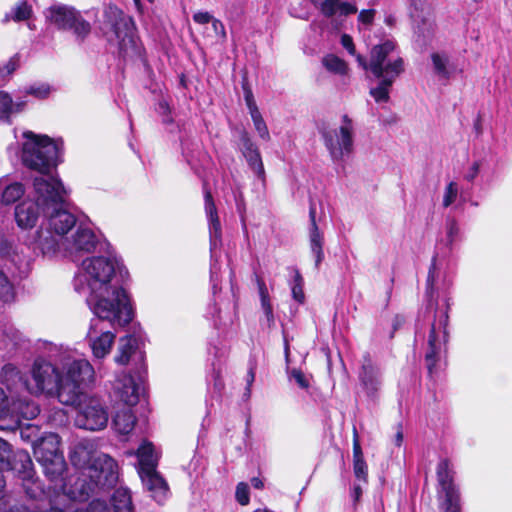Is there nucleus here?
Returning a JSON list of instances; mask_svg holds the SVG:
<instances>
[{"label":"nucleus","instance_id":"338daca9","mask_svg":"<svg viewBox=\"0 0 512 512\" xmlns=\"http://www.w3.org/2000/svg\"><path fill=\"white\" fill-rule=\"evenodd\" d=\"M403 441V434L401 431H398L395 436V443L397 446H400Z\"/></svg>","mask_w":512,"mask_h":512},{"label":"nucleus","instance_id":"052dcab7","mask_svg":"<svg viewBox=\"0 0 512 512\" xmlns=\"http://www.w3.org/2000/svg\"><path fill=\"white\" fill-rule=\"evenodd\" d=\"M353 457L354 459L363 458V453L361 449V445L358 440L357 432H354V440H353Z\"/></svg>","mask_w":512,"mask_h":512},{"label":"nucleus","instance_id":"49530a36","mask_svg":"<svg viewBox=\"0 0 512 512\" xmlns=\"http://www.w3.org/2000/svg\"><path fill=\"white\" fill-rule=\"evenodd\" d=\"M303 279L298 271L295 272L294 283L292 286V296L293 298L302 303L304 301V292H303Z\"/></svg>","mask_w":512,"mask_h":512},{"label":"nucleus","instance_id":"c03bdc74","mask_svg":"<svg viewBox=\"0 0 512 512\" xmlns=\"http://www.w3.org/2000/svg\"><path fill=\"white\" fill-rule=\"evenodd\" d=\"M459 189L456 182L451 181L447 184L443 194V207L447 208L452 205L458 197Z\"/></svg>","mask_w":512,"mask_h":512},{"label":"nucleus","instance_id":"37998d69","mask_svg":"<svg viewBox=\"0 0 512 512\" xmlns=\"http://www.w3.org/2000/svg\"><path fill=\"white\" fill-rule=\"evenodd\" d=\"M250 116L253 121L254 128L258 133L259 137L265 141H269L270 133L260 111L250 113Z\"/></svg>","mask_w":512,"mask_h":512},{"label":"nucleus","instance_id":"2f4dec72","mask_svg":"<svg viewBox=\"0 0 512 512\" xmlns=\"http://www.w3.org/2000/svg\"><path fill=\"white\" fill-rule=\"evenodd\" d=\"M194 22L204 26L203 34L205 37L219 38L225 36L223 24L208 12H198L194 14Z\"/></svg>","mask_w":512,"mask_h":512},{"label":"nucleus","instance_id":"e433bc0d","mask_svg":"<svg viewBox=\"0 0 512 512\" xmlns=\"http://www.w3.org/2000/svg\"><path fill=\"white\" fill-rule=\"evenodd\" d=\"M16 291L6 274L0 270V302L9 304L14 302Z\"/></svg>","mask_w":512,"mask_h":512},{"label":"nucleus","instance_id":"f8f14e48","mask_svg":"<svg viewBox=\"0 0 512 512\" xmlns=\"http://www.w3.org/2000/svg\"><path fill=\"white\" fill-rule=\"evenodd\" d=\"M47 19L61 30L72 31L79 40H84L91 32V25L73 7L55 5L46 13Z\"/></svg>","mask_w":512,"mask_h":512},{"label":"nucleus","instance_id":"423d86ee","mask_svg":"<svg viewBox=\"0 0 512 512\" xmlns=\"http://www.w3.org/2000/svg\"><path fill=\"white\" fill-rule=\"evenodd\" d=\"M98 242V236L93 229L86 223H80L62 243L47 242L44 239L43 246L45 256H63L78 261L83 254L93 252Z\"/></svg>","mask_w":512,"mask_h":512},{"label":"nucleus","instance_id":"72a5a7b5","mask_svg":"<svg viewBox=\"0 0 512 512\" xmlns=\"http://www.w3.org/2000/svg\"><path fill=\"white\" fill-rule=\"evenodd\" d=\"M12 465L15 467H11L9 470L18 472L24 479H29L32 477L33 463L28 452L24 450H18L14 452L12 457Z\"/></svg>","mask_w":512,"mask_h":512},{"label":"nucleus","instance_id":"cd10ccee","mask_svg":"<svg viewBox=\"0 0 512 512\" xmlns=\"http://www.w3.org/2000/svg\"><path fill=\"white\" fill-rule=\"evenodd\" d=\"M137 339L133 336L121 337L118 341V347L114 356V361L118 365H127L132 357L143 360L141 351H137Z\"/></svg>","mask_w":512,"mask_h":512},{"label":"nucleus","instance_id":"7c9ffc66","mask_svg":"<svg viewBox=\"0 0 512 512\" xmlns=\"http://www.w3.org/2000/svg\"><path fill=\"white\" fill-rule=\"evenodd\" d=\"M25 193V187L20 182H10L8 176L0 178V203L9 206L19 200Z\"/></svg>","mask_w":512,"mask_h":512},{"label":"nucleus","instance_id":"aec40b11","mask_svg":"<svg viewBox=\"0 0 512 512\" xmlns=\"http://www.w3.org/2000/svg\"><path fill=\"white\" fill-rule=\"evenodd\" d=\"M98 455L105 454L96 451L93 442L80 440L71 449L70 460L73 466H75L78 471H81L90 466Z\"/></svg>","mask_w":512,"mask_h":512},{"label":"nucleus","instance_id":"ea45409f","mask_svg":"<svg viewBox=\"0 0 512 512\" xmlns=\"http://www.w3.org/2000/svg\"><path fill=\"white\" fill-rule=\"evenodd\" d=\"M14 451L10 443L0 438V470H9L12 465Z\"/></svg>","mask_w":512,"mask_h":512},{"label":"nucleus","instance_id":"20e7f679","mask_svg":"<svg viewBox=\"0 0 512 512\" xmlns=\"http://www.w3.org/2000/svg\"><path fill=\"white\" fill-rule=\"evenodd\" d=\"M357 62L363 69L371 71L376 78L396 80L404 71V61L397 45L390 39L373 46L368 62L362 55H357Z\"/></svg>","mask_w":512,"mask_h":512},{"label":"nucleus","instance_id":"de8ad7c7","mask_svg":"<svg viewBox=\"0 0 512 512\" xmlns=\"http://www.w3.org/2000/svg\"><path fill=\"white\" fill-rule=\"evenodd\" d=\"M460 227L457 221L453 218L448 219L446 222V235L447 241L451 245L459 236Z\"/></svg>","mask_w":512,"mask_h":512},{"label":"nucleus","instance_id":"0eeeda50","mask_svg":"<svg viewBox=\"0 0 512 512\" xmlns=\"http://www.w3.org/2000/svg\"><path fill=\"white\" fill-rule=\"evenodd\" d=\"M86 388H80L77 400L68 405L75 406V425L88 431H100L106 428L109 421L108 409L104 403L95 396L85 393Z\"/></svg>","mask_w":512,"mask_h":512},{"label":"nucleus","instance_id":"412c9836","mask_svg":"<svg viewBox=\"0 0 512 512\" xmlns=\"http://www.w3.org/2000/svg\"><path fill=\"white\" fill-rule=\"evenodd\" d=\"M41 214V208L31 198L23 200L15 208V220L21 229L33 228Z\"/></svg>","mask_w":512,"mask_h":512},{"label":"nucleus","instance_id":"58836bf2","mask_svg":"<svg viewBox=\"0 0 512 512\" xmlns=\"http://www.w3.org/2000/svg\"><path fill=\"white\" fill-rule=\"evenodd\" d=\"M257 284H258V290H259V295H260V299H261L262 309L267 317L268 322H273V310H272V306L270 303L269 293H268L266 284L260 278H257Z\"/></svg>","mask_w":512,"mask_h":512},{"label":"nucleus","instance_id":"4c0bfd02","mask_svg":"<svg viewBox=\"0 0 512 512\" xmlns=\"http://www.w3.org/2000/svg\"><path fill=\"white\" fill-rule=\"evenodd\" d=\"M380 82L377 87L370 90V95L378 103L387 102L389 100L390 87L394 83L395 79L390 78H379Z\"/></svg>","mask_w":512,"mask_h":512},{"label":"nucleus","instance_id":"393cba45","mask_svg":"<svg viewBox=\"0 0 512 512\" xmlns=\"http://www.w3.org/2000/svg\"><path fill=\"white\" fill-rule=\"evenodd\" d=\"M432 67L437 78L448 83L460 70L445 52H434L431 54Z\"/></svg>","mask_w":512,"mask_h":512},{"label":"nucleus","instance_id":"3c124183","mask_svg":"<svg viewBox=\"0 0 512 512\" xmlns=\"http://www.w3.org/2000/svg\"><path fill=\"white\" fill-rule=\"evenodd\" d=\"M243 90H244V99H245L247 108L249 110V114L259 111L257 104L255 102L253 93L247 84L243 85Z\"/></svg>","mask_w":512,"mask_h":512},{"label":"nucleus","instance_id":"a878e982","mask_svg":"<svg viewBox=\"0 0 512 512\" xmlns=\"http://www.w3.org/2000/svg\"><path fill=\"white\" fill-rule=\"evenodd\" d=\"M138 458V474L146 471H153L158 465L160 452L152 442L144 440L136 451Z\"/></svg>","mask_w":512,"mask_h":512},{"label":"nucleus","instance_id":"b1692460","mask_svg":"<svg viewBox=\"0 0 512 512\" xmlns=\"http://www.w3.org/2000/svg\"><path fill=\"white\" fill-rule=\"evenodd\" d=\"M139 476L144 487L151 493V497L155 501L162 503L167 498L169 492L168 485L156 469L149 472H141Z\"/></svg>","mask_w":512,"mask_h":512},{"label":"nucleus","instance_id":"2eb2a0df","mask_svg":"<svg viewBox=\"0 0 512 512\" xmlns=\"http://www.w3.org/2000/svg\"><path fill=\"white\" fill-rule=\"evenodd\" d=\"M111 508L105 501L95 499L86 509H76L74 512H134L132 497L127 488L116 489L110 499Z\"/></svg>","mask_w":512,"mask_h":512},{"label":"nucleus","instance_id":"774afa93","mask_svg":"<svg viewBox=\"0 0 512 512\" xmlns=\"http://www.w3.org/2000/svg\"><path fill=\"white\" fill-rule=\"evenodd\" d=\"M385 23H386L388 26H392V25H394V23H395V18H394L393 16L389 15V16H387V17L385 18Z\"/></svg>","mask_w":512,"mask_h":512},{"label":"nucleus","instance_id":"9b49d317","mask_svg":"<svg viewBox=\"0 0 512 512\" xmlns=\"http://www.w3.org/2000/svg\"><path fill=\"white\" fill-rule=\"evenodd\" d=\"M31 195L44 215L63 206L65 189L62 182L50 172L34 177Z\"/></svg>","mask_w":512,"mask_h":512},{"label":"nucleus","instance_id":"a18cd8bd","mask_svg":"<svg viewBox=\"0 0 512 512\" xmlns=\"http://www.w3.org/2000/svg\"><path fill=\"white\" fill-rule=\"evenodd\" d=\"M19 429L22 440L27 442H33V444L36 442L34 441V439L37 437L39 432V428L37 426L32 424H26L22 426L20 424Z\"/></svg>","mask_w":512,"mask_h":512},{"label":"nucleus","instance_id":"4be33fe9","mask_svg":"<svg viewBox=\"0 0 512 512\" xmlns=\"http://www.w3.org/2000/svg\"><path fill=\"white\" fill-rule=\"evenodd\" d=\"M241 151L243 156L245 157L249 167L254 172V174L261 179L265 180V170L264 165L261 159L260 152L255 145V143L251 140L250 136L247 132H243L241 134Z\"/></svg>","mask_w":512,"mask_h":512},{"label":"nucleus","instance_id":"f03ea898","mask_svg":"<svg viewBox=\"0 0 512 512\" xmlns=\"http://www.w3.org/2000/svg\"><path fill=\"white\" fill-rule=\"evenodd\" d=\"M115 269L116 261L112 258L87 257L80 264L76 288L87 287V302L97 318L123 327L132 320L133 312L125 290L114 281Z\"/></svg>","mask_w":512,"mask_h":512},{"label":"nucleus","instance_id":"79ce46f5","mask_svg":"<svg viewBox=\"0 0 512 512\" xmlns=\"http://www.w3.org/2000/svg\"><path fill=\"white\" fill-rule=\"evenodd\" d=\"M32 14L31 6H29L26 2H19L12 8L10 14L7 15V18H11L16 22L25 21L30 18Z\"/></svg>","mask_w":512,"mask_h":512},{"label":"nucleus","instance_id":"09e8293b","mask_svg":"<svg viewBox=\"0 0 512 512\" xmlns=\"http://www.w3.org/2000/svg\"><path fill=\"white\" fill-rule=\"evenodd\" d=\"M235 497H236V500L239 502V504L241 505H247L249 503V487L246 483L244 482H240L238 483L237 487H236V492H235Z\"/></svg>","mask_w":512,"mask_h":512},{"label":"nucleus","instance_id":"c9c22d12","mask_svg":"<svg viewBox=\"0 0 512 512\" xmlns=\"http://www.w3.org/2000/svg\"><path fill=\"white\" fill-rule=\"evenodd\" d=\"M22 341V333L14 327H5L0 332V349L10 350Z\"/></svg>","mask_w":512,"mask_h":512},{"label":"nucleus","instance_id":"4d7b16f0","mask_svg":"<svg viewBox=\"0 0 512 512\" xmlns=\"http://www.w3.org/2000/svg\"><path fill=\"white\" fill-rule=\"evenodd\" d=\"M480 167L481 164L479 161L473 162L465 174V179L469 182H472L478 176Z\"/></svg>","mask_w":512,"mask_h":512},{"label":"nucleus","instance_id":"f257e3e1","mask_svg":"<svg viewBox=\"0 0 512 512\" xmlns=\"http://www.w3.org/2000/svg\"><path fill=\"white\" fill-rule=\"evenodd\" d=\"M31 375L33 385H29L13 365H6L2 370L3 381L10 391L27 390L57 397L62 404H69L77 400L80 388H87L94 381L95 371L87 359L67 354L56 365L44 359L35 360Z\"/></svg>","mask_w":512,"mask_h":512},{"label":"nucleus","instance_id":"603ef678","mask_svg":"<svg viewBox=\"0 0 512 512\" xmlns=\"http://www.w3.org/2000/svg\"><path fill=\"white\" fill-rule=\"evenodd\" d=\"M376 11L374 9L361 10L358 15V22L364 26H370L375 17Z\"/></svg>","mask_w":512,"mask_h":512},{"label":"nucleus","instance_id":"6ab92c4d","mask_svg":"<svg viewBox=\"0 0 512 512\" xmlns=\"http://www.w3.org/2000/svg\"><path fill=\"white\" fill-rule=\"evenodd\" d=\"M436 474L440 487L439 493L443 494L444 501L451 502L460 498V492L454 484L453 472L448 460L444 459L438 463Z\"/></svg>","mask_w":512,"mask_h":512},{"label":"nucleus","instance_id":"a211bd4d","mask_svg":"<svg viewBox=\"0 0 512 512\" xmlns=\"http://www.w3.org/2000/svg\"><path fill=\"white\" fill-rule=\"evenodd\" d=\"M204 211L208 221L210 251L214 254L222 242V227L212 194L206 188H204Z\"/></svg>","mask_w":512,"mask_h":512},{"label":"nucleus","instance_id":"bf43d9fd","mask_svg":"<svg viewBox=\"0 0 512 512\" xmlns=\"http://www.w3.org/2000/svg\"><path fill=\"white\" fill-rule=\"evenodd\" d=\"M444 512H460V498L457 500L447 502H443Z\"/></svg>","mask_w":512,"mask_h":512},{"label":"nucleus","instance_id":"f704fd0d","mask_svg":"<svg viewBox=\"0 0 512 512\" xmlns=\"http://www.w3.org/2000/svg\"><path fill=\"white\" fill-rule=\"evenodd\" d=\"M322 66L330 73L345 76L349 72L348 64L334 54H327L321 59Z\"/></svg>","mask_w":512,"mask_h":512},{"label":"nucleus","instance_id":"5fc2aeb1","mask_svg":"<svg viewBox=\"0 0 512 512\" xmlns=\"http://www.w3.org/2000/svg\"><path fill=\"white\" fill-rule=\"evenodd\" d=\"M17 68V60L15 58H11L7 63L3 66H0V76L5 77L12 74Z\"/></svg>","mask_w":512,"mask_h":512},{"label":"nucleus","instance_id":"c85d7f7f","mask_svg":"<svg viewBox=\"0 0 512 512\" xmlns=\"http://www.w3.org/2000/svg\"><path fill=\"white\" fill-rule=\"evenodd\" d=\"M447 341V331L445 327L442 331H437L435 325H432L428 337V351L426 352L427 367L432 372L436 365L443 343Z\"/></svg>","mask_w":512,"mask_h":512},{"label":"nucleus","instance_id":"0e129e2a","mask_svg":"<svg viewBox=\"0 0 512 512\" xmlns=\"http://www.w3.org/2000/svg\"><path fill=\"white\" fill-rule=\"evenodd\" d=\"M11 403V399L5 394L4 390L0 388V410L3 409L6 405Z\"/></svg>","mask_w":512,"mask_h":512},{"label":"nucleus","instance_id":"dca6fc26","mask_svg":"<svg viewBox=\"0 0 512 512\" xmlns=\"http://www.w3.org/2000/svg\"><path fill=\"white\" fill-rule=\"evenodd\" d=\"M358 378L366 397L371 400L377 399L383 384L382 372L378 365L370 358H364Z\"/></svg>","mask_w":512,"mask_h":512},{"label":"nucleus","instance_id":"13d9d810","mask_svg":"<svg viewBox=\"0 0 512 512\" xmlns=\"http://www.w3.org/2000/svg\"><path fill=\"white\" fill-rule=\"evenodd\" d=\"M341 44L349 52V54L357 57L358 54H356L353 40L349 35L343 34L341 36Z\"/></svg>","mask_w":512,"mask_h":512},{"label":"nucleus","instance_id":"8fccbe9b","mask_svg":"<svg viewBox=\"0 0 512 512\" xmlns=\"http://www.w3.org/2000/svg\"><path fill=\"white\" fill-rule=\"evenodd\" d=\"M353 470L356 478L366 480L367 477V465L364 458L354 459Z\"/></svg>","mask_w":512,"mask_h":512},{"label":"nucleus","instance_id":"7ed1b4c3","mask_svg":"<svg viewBox=\"0 0 512 512\" xmlns=\"http://www.w3.org/2000/svg\"><path fill=\"white\" fill-rule=\"evenodd\" d=\"M117 480L115 460L109 455H98L90 466L69 478L64 492L72 500L85 501L96 491L113 487Z\"/></svg>","mask_w":512,"mask_h":512},{"label":"nucleus","instance_id":"864d4df0","mask_svg":"<svg viewBox=\"0 0 512 512\" xmlns=\"http://www.w3.org/2000/svg\"><path fill=\"white\" fill-rule=\"evenodd\" d=\"M290 378L294 379L297 385L302 389H307L309 387V380L304 375V373L298 369H293L290 372Z\"/></svg>","mask_w":512,"mask_h":512},{"label":"nucleus","instance_id":"6e6552de","mask_svg":"<svg viewBox=\"0 0 512 512\" xmlns=\"http://www.w3.org/2000/svg\"><path fill=\"white\" fill-rule=\"evenodd\" d=\"M44 215L47 216V222L40 227L35 238V248L39 249L43 255H45L44 239L47 242L62 243L70 236L69 233L77 227L76 217L64 209L63 206H59L55 211L47 212Z\"/></svg>","mask_w":512,"mask_h":512},{"label":"nucleus","instance_id":"6e6d98bb","mask_svg":"<svg viewBox=\"0 0 512 512\" xmlns=\"http://www.w3.org/2000/svg\"><path fill=\"white\" fill-rule=\"evenodd\" d=\"M50 92V87L47 84H41L37 87L32 86L29 89V93L39 98H45Z\"/></svg>","mask_w":512,"mask_h":512},{"label":"nucleus","instance_id":"473e14b6","mask_svg":"<svg viewBox=\"0 0 512 512\" xmlns=\"http://www.w3.org/2000/svg\"><path fill=\"white\" fill-rule=\"evenodd\" d=\"M135 423L136 417L130 407L118 409L112 419L113 428L121 435L129 434L133 430Z\"/></svg>","mask_w":512,"mask_h":512},{"label":"nucleus","instance_id":"c756f323","mask_svg":"<svg viewBox=\"0 0 512 512\" xmlns=\"http://www.w3.org/2000/svg\"><path fill=\"white\" fill-rule=\"evenodd\" d=\"M322 14L328 18L346 17L357 12L356 5L342 0H323L320 4Z\"/></svg>","mask_w":512,"mask_h":512},{"label":"nucleus","instance_id":"680f3d73","mask_svg":"<svg viewBox=\"0 0 512 512\" xmlns=\"http://www.w3.org/2000/svg\"><path fill=\"white\" fill-rule=\"evenodd\" d=\"M254 380H255V370L253 367H250L248 374H247V380H246L247 381V388H246L247 394L250 393V388H251V385L254 382Z\"/></svg>","mask_w":512,"mask_h":512},{"label":"nucleus","instance_id":"ddd939ff","mask_svg":"<svg viewBox=\"0 0 512 512\" xmlns=\"http://www.w3.org/2000/svg\"><path fill=\"white\" fill-rule=\"evenodd\" d=\"M39 412V407L33 401L11 397V403L0 410V430L14 431L20 427L22 419H34Z\"/></svg>","mask_w":512,"mask_h":512},{"label":"nucleus","instance_id":"5701e85b","mask_svg":"<svg viewBox=\"0 0 512 512\" xmlns=\"http://www.w3.org/2000/svg\"><path fill=\"white\" fill-rule=\"evenodd\" d=\"M88 339L94 358L103 359L110 353L113 347L115 334L105 331L98 335L95 326L92 324L88 332Z\"/></svg>","mask_w":512,"mask_h":512},{"label":"nucleus","instance_id":"69168bd1","mask_svg":"<svg viewBox=\"0 0 512 512\" xmlns=\"http://www.w3.org/2000/svg\"><path fill=\"white\" fill-rule=\"evenodd\" d=\"M251 484L256 489H262L264 486L263 481L257 477L251 479Z\"/></svg>","mask_w":512,"mask_h":512},{"label":"nucleus","instance_id":"bb28decb","mask_svg":"<svg viewBox=\"0 0 512 512\" xmlns=\"http://www.w3.org/2000/svg\"><path fill=\"white\" fill-rule=\"evenodd\" d=\"M309 217H310V227H309V244H310V250L311 253L315 257V266L316 268L319 267L320 263L324 259V252H323V233L320 231L316 224V210L314 207L310 208L309 211Z\"/></svg>","mask_w":512,"mask_h":512},{"label":"nucleus","instance_id":"4468645a","mask_svg":"<svg viewBox=\"0 0 512 512\" xmlns=\"http://www.w3.org/2000/svg\"><path fill=\"white\" fill-rule=\"evenodd\" d=\"M105 15L111 24L120 51L127 52L130 48L134 47V27L132 19L116 7H109Z\"/></svg>","mask_w":512,"mask_h":512},{"label":"nucleus","instance_id":"39448f33","mask_svg":"<svg viewBox=\"0 0 512 512\" xmlns=\"http://www.w3.org/2000/svg\"><path fill=\"white\" fill-rule=\"evenodd\" d=\"M24 137L26 140L21 154L23 165L39 175L52 172L57 165L58 149L55 143L47 136L32 132H25Z\"/></svg>","mask_w":512,"mask_h":512},{"label":"nucleus","instance_id":"1a4fd4ad","mask_svg":"<svg viewBox=\"0 0 512 512\" xmlns=\"http://www.w3.org/2000/svg\"><path fill=\"white\" fill-rule=\"evenodd\" d=\"M33 452L47 477L52 481L61 477L65 469V460L60 450V438L57 434L47 433L42 436L34 443Z\"/></svg>","mask_w":512,"mask_h":512},{"label":"nucleus","instance_id":"f3484780","mask_svg":"<svg viewBox=\"0 0 512 512\" xmlns=\"http://www.w3.org/2000/svg\"><path fill=\"white\" fill-rule=\"evenodd\" d=\"M141 392L140 382L130 374L119 375L114 381V398L128 407H133L139 402Z\"/></svg>","mask_w":512,"mask_h":512},{"label":"nucleus","instance_id":"9d476101","mask_svg":"<svg viewBox=\"0 0 512 512\" xmlns=\"http://www.w3.org/2000/svg\"><path fill=\"white\" fill-rule=\"evenodd\" d=\"M322 139L331 159L334 162L344 161L354 148V125L352 120L343 116L338 127L326 128L322 131Z\"/></svg>","mask_w":512,"mask_h":512},{"label":"nucleus","instance_id":"a19ab883","mask_svg":"<svg viewBox=\"0 0 512 512\" xmlns=\"http://www.w3.org/2000/svg\"><path fill=\"white\" fill-rule=\"evenodd\" d=\"M19 104H14L6 92H0V119L8 120L14 111H19Z\"/></svg>","mask_w":512,"mask_h":512},{"label":"nucleus","instance_id":"e2e57ef3","mask_svg":"<svg viewBox=\"0 0 512 512\" xmlns=\"http://www.w3.org/2000/svg\"><path fill=\"white\" fill-rule=\"evenodd\" d=\"M3 471L4 470H0V502L3 501L5 498H8L5 495L6 482H5V479H4V476H3Z\"/></svg>","mask_w":512,"mask_h":512}]
</instances>
